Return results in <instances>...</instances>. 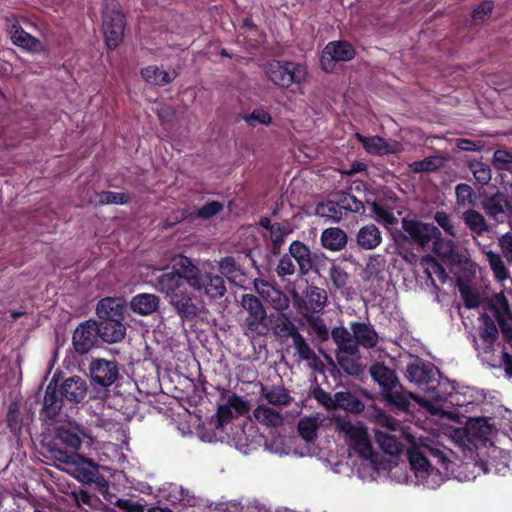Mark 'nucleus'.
Returning <instances> with one entry per match:
<instances>
[{"label": "nucleus", "instance_id": "nucleus-50", "mask_svg": "<svg viewBox=\"0 0 512 512\" xmlns=\"http://www.w3.org/2000/svg\"><path fill=\"white\" fill-rule=\"evenodd\" d=\"M490 307L495 318L499 316L510 315L512 313L509 302L503 292L494 294L490 299Z\"/></svg>", "mask_w": 512, "mask_h": 512}, {"label": "nucleus", "instance_id": "nucleus-12", "mask_svg": "<svg viewBox=\"0 0 512 512\" xmlns=\"http://www.w3.org/2000/svg\"><path fill=\"white\" fill-rule=\"evenodd\" d=\"M355 50L352 45L344 41L328 43L321 55V65L326 72H332L339 62H347L354 58Z\"/></svg>", "mask_w": 512, "mask_h": 512}, {"label": "nucleus", "instance_id": "nucleus-29", "mask_svg": "<svg viewBox=\"0 0 512 512\" xmlns=\"http://www.w3.org/2000/svg\"><path fill=\"white\" fill-rule=\"evenodd\" d=\"M131 309L140 315H149L159 307V298L154 294L142 293L134 296L130 302Z\"/></svg>", "mask_w": 512, "mask_h": 512}, {"label": "nucleus", "instance_id": "nucleus-17", "mask_svg": "<svg viewBox=\"0 0 512 512\" xmlns=\"http://www.w3.org/2000/svg\"><path fill=\"white\" fill-rule=\"evenodd\" d=\"M66 474L73 476L82 483H91L97 476V470L91 461L78 454L66 453Z\"/></svg>", "mask_w": 512, "mask_h": 512}, {"label": "nucleus", "instance_id": "nucleus-52", "mask_svg": "<svg viewBox=\"0 0 512 512\" xmlns=\"http://www.w3.org/2000/svg\"><path fill=\"white\" fill-rule=\"evenodd\" d=\"M469 168L475 180L479 184L486 185L491 181L492 173L490 167L487 164L479 161H473L470 162Z\"/></svg>", "mask_w": 512, "mask_h": 512}, {"label": "nucleus", "instance_id": "nucleus-53", "mask_svg": "<svg viewBox=\"0 0 512 512\" xmlns=\"http://www.w3.org/2000/svg\"><path fill=\"white\" fill-rule=\"evenodd\" d=\"M328 274L335 289L342 290L347 287L350 277L341 266L332 264Z\"/></svg>", "mask_w": 512, "mask_h": 512}, {"label": "nucleus", "instance_id": "nucleus-38", "mask_svg": "<svg viewBox=\"0 0 512 512\" xmlns=\"http://www.w3.org/2000/svg\"><path fill=\"white\" fill-rule=\"evenodd\" d=\"M375 440L380 448L387 454L396 455L402 451V444L390 432L375 429Z\"/></svg>", "mask_w": 512, "mask_h": 512}, {"label": "nucleus", "instance_id": "nucleus-1", "mask_svg": "<svg viewBox=\"0 0 512 512\" xmlns=\"http://www.w3.org/2000/svg\"><path fill=\"white\" fill-rule=\"evenodd\" d=\"M173 271L163 273L155 279V289L164 294L181 318L191 319L198 313L193 295L188 291L200 269L184 255L172 259Z\"/></svg>", "mask_w": 512, "mask_h": 512}, {"label": "nucleus", "instance_id": "nucleus-23", "mask_svg": "<svg viewBox=\"0 0 512 512\" xmlns=\"http://www.w3.org/2000/svg\"><path fill=\"white\" fill-rule=\"evenodd\" d=\"M254 420L266 428H279L284 424V416L275 407L259 404L253 410Z\"/></svg>", "mask_w": 512, "mask_h": 512}, {"label": "nucleus", "instance_id": "nucleus-35", "mask_svg": "<svg viewBox=\"0 0 512 512\" xmlns=\"http://www.w3.org/2000/svg\"><path fill=\"white\" fill-rule=\"evenodd\" d=\"M433 251L442 259L456 260L458 245L455 241L441 237V231L433 238Z\"/></svg>", "mask_w": 512, "mask_h": 512}, {"label": "nucleus", "instance_id": "nucleus-62", "mask_svg": "<svg viewBox=\"0 0 512 512\" xmlns=\"http://www.w3.org/2000/svg\"><path fill=\"white\" fill-rule=\"evenodd\" d=\"M339 202L342 209L346 211L357 213L364 208V205L361 201H359L354 195L348 193L342 195Z\"/></svg>", "mask_w": 512, "mask_h": 512}, {"label": "nucleus", "instance_id": "nucleus-10", "mask_svg": "<svg viewBox=\"0 0 512 512\" xmlns=\"http://www.w3.org/2000/svg\"><path fill=\"white\" fill-rule=\"evenodd\" d=\"M189 287L196 292H202L210 300L222 298L227 291L222 276L201 270Z\"/></svg>", "mask_w": 512, "mask_h": 512}, {"label": "nucleus", "instance_id": "nucleus-41", "mask_svg": "<svg viewBox=\"0 0 512 512\" xmlns=\"http://www.w3.org/2000/svg\"><path fill=\"white\" fill-rule=\"evenodd\" d=\"M335 409L343 408L351 412H361L364 409L363 403L353 394L347 391H340L334 394Z\"/></svg>", "mask_w": 512, "mask_h": 512}, {"label": "nucleus", "instance_id": "nucleus-56", "mask_svg": "<svg viewBox=\"0 0 512 512\" xmlns=\"http://www.w3.org/2000/svg\"><path fill=\"white\" fill-rule=\"evenodd\" d=\"M492 164L497 170L512 172V153L506 150H496L493 155Z\"/></svg>", "mask_w": 512, "mask_h": 512}, {"label": "nucleus", "instance_id": "nucleus-61", "mask_svg": "<svg viewBox=\"0 0 512 512\" xmlns=\"http://www.w3.org/2000/svg\"><path fill=\"white\" fill-rule=\"evenodd\" d=\"M349 354H342L338 350L337 360L341 368L350 375H357L361 371L360 365L348 358Z\"/></svg>", "mask_w": 512, "mask_h": 512}, {"label": "nucleus", "instance_id": "nucleus-54", "mask_svg": "<svg viewBox=\"0 0 512 512\" xmlns=\"http://www.w3.org/2000/svg\"><path fill=\"white\" fill-rule=\"evenodd\" d=\"M317 211L322 217H327L335 222L340 221L343 216L340 202L327 201L319 205Z\"/></svg>", "mask_w": 512, "mask_h": 512}, {"label": "nucleus", "instance_id": "nucleus-30", "mask_svg": "<svg viewBox=\"0 0 512 512\" xmlns=\"http://www.w3.org/2000/svg\"><path fill=\"white\" fill-rule=\"evenodd\" d=\"M507 208L508 202L505 196L500 192L485 197L482 201V209L489 217L496 220L504 215Z\"/></svg>", "mask_w": 512, "mask_h": 512}, {"label": "nucleus", "instance_id": "nucleus-57", "mask_svg": "<svg viewBox=\"0 0 512 512\" xmlns=\"http://www.w3.org/2000/svg\"><path fill=\"white\" fill-rule=\"evenodd\" d=\"M434 220L441 227L446 234L451 237L457 236L456 228L453 221L448 213L445 211H437L434 215Z\"/></svg>", "mask_w": 512, "mask_h": 512}, {"label": "nucleus", "instance_id": "nucleus-20", "mask_svg": "<svg viewBox=\"0 0 512 512\" xmlns=\"http://www.w3.org/2000/svg\"><path fill=\"white\" fill-rule=\"evenodd\" d=\"M369 374L378 383L382 396L393 388H397L400 383L395 371L380 363L373 364L369 368Z\"/></svg>", "mask_w": 512, "mask_h": 512}, {"label": "nucleus", "instance_id": "nucleus-25", "mask_svg": "<svg viewBox=\"0 0 512 512\" xmlns=\"http://www.w3.org/2000/svg\"><path fill=\"white\" fill-rule=\"evenodd\" d=\"M382 233L374 224L362 226L356 234L357 245L364 250H374L382 243Z\"/></svg>", "mask_w": 512, "mask_h": 512}, {"label": "nucleus", "instance_id": "nucleus-55", "mask_svg": "<svg viewBox=\"0 0 512 512\" xmlns=\"http://www.w3.org/2000/svg\"><path fill=\"white\" fill-rule=\"evenodd\" d=\"M443 165V159L439 156L427 157L421 161L413 162L410 167L415 173L430 172L440 168Z\"/></svg>", "mask_w": 512, "mask_h": 512}, {"label": "nucleus", "instance_id": "nucleus-32", "mask_svg": "<svg viewBox=\"0 0 512 512\" xmlns=\"http://www.w3.org/2000/svg\"><path fill=\"white\" fill-rule=\"evenodd\" d=\"M6 424H7V428L10 430V432L16 438H19L22 435V428L24 426V418L20 411L19 401L13 400L9 403L7 414H6Z\"/></svg>", "mask_w": 512, "mask_h": 512}, {"label": "nucleus", "instance_id": "nucleus-48", "mask_svg": "<svg viewBox=\"0 0 512 512\" xmlns=\"http://www.w3.org/2000/svg\"><path fill=\"white\" fill-rule=\"evenodd\" d=\"M456 203L460 207L474 206L476 194L472 187L466 183H460L455 187Z\"/></svg>", "mask_w": 512, "mask_h": 512}, {"label": "nucleus", "instance_id": "nucleus-9", "mask_svg": "<svg viewBox=\"0 0 512 512\" xmlns=\"http://www.w3.org/2000/svg\"><path fill=\"white\" fill-rule=\"evenodd\" d=\"M401 226L403 238L421 249H425L433 238L439 234L437 226L417 219L403 218Z\"/></svg>", "mask_w": 512, "mask_h": 512}, {"label": "nucleus", "instance_id": "nucleus-18", "mask_svg": "<svg viewBox=\"0 0 512 512\" xmlns=\"http://www.w3.org/2000/svg\"><path fill=\"white\" fill-rule=\"evenodd\" d=\"M438 369L421 360L410 363L406 369V377L410 382L418 385H429L437 380Z\"/></svg>", "mask_w": 512, "mask_h": 512}, {"label": "nucleus", "instance_id": "nucleus-40", "mask_svg": "<svg viewBox=\"0 0 512 512\" xmlns=\"http://www.w3.org/2000/svg\"><path fill=\"white\" fill-rule=\"evenodd\" d=\"M485 256L489 263L490 269L493 272L494 277L498 281L503 282L510 278V273L500 254L492 250H488L485 252Z\"/></svg>", "mask_w": 512, "mask_h": 512}, {"label": "nucleus", "instance_id": "nucleus-8", "mask_svg": "<svg viewBox=\"0 0 512 512\" xmlns=\"http://www.w3.org/2000/svg\"><path fill=\"white\" fill-rule=\"evenodd\" d=\"M291 298L294 306L303 315L323 311L328 301L326 290L315 285L307 286L302 294L293 290L291 292Z\"/></svg>", "mask_w": 512, "mask_h": 512}, {"label": "nucleus", "instance_id": "nucleus-3", "mask_svg": "<svg viewBox=\"0 0 512 512\" xmlns=\"http://www.w3.org/2000/svg\"><path fill=\"white\" fill-rule=\"evenodd\" d=\"M331 337L342 354L355 355L359 346L366 349L374 348L378 343V334L374 328L363 322H351L350 329L335 327Z\"/></svg>", "mask_w": 512, "mask_h": 512}, {"label": "nucleus", "instance_id": "nucleus-44", "mask_svg": "<svg viewBox=\"0 0 512 512\" xmlns=\"http://www.w3.org/2000/svg\"><path fill=\"white\" fill-rule=\"evenodd\" d=\"M87 437L88 434L77 423L66 420V446L77 450Z\"/></svg>", "mask_w": 512, "mask_h": 512}, {"label": "nucleus", "instance_id": "nucleus-36", "mask_svg": "<svg viewBox=\"0 0 512 512\" xmlns=\"http://www.w3.org/2000/svg\"><path fill=\"white\" fill-rule=\"evenodd\" d=\"M10 33L13 43L19 47L35 51L40 45L39 40L27 33L18 22L12 24Z\"/></svg>", "mask_w": 512, "mask_h": 512}, {"label": "nucleus", "instance_id": "nucleus-33", "mask_svg": "<svg viewBox=\"0 0 512 512\" xmlns=\"http://www.w3.org/2000/svg\"><path fill=\"white\" fill-rule=\"evenodd\" d=\"M462 219L466 226L472 232L473 237L482 236L489 230V225L484 216L474 209H468L463 212Z\"/></svg>", "mask_w": 512, "mask_h": 512}, {"label": "nucleus", "instance_id": "nucleus-49", "mask_svg": "<svg viewBox=\"0 0 512 512\" xmlns=\"http://www.w3.org/2000/svg\"><path fill=\"white\" fill-rule=\"evenodd\" d=\"M304 318L306 319L307 324L311 328L312 332L316 335L318 339L321 341H326L329 338V331L324 322V320L315 316L314 314H304Z\"/></svg>", "mask_w": 512, "mask_h": 512}, {"label": "nucleus", "instance_id": "nucleus-60", "mask_svg": "<svg viewBox=\"0 0 512 512\" xmlns=\"http://www.w3.org/2000/svg\"><path fill=\"white\" fill-rule=\"evenodd\" d=\"M244 120L250 126H256L257 124L268 125L271 123L272 118L268 112L262 109H256L251 114L244 116Z\"/></svg>", "mask_w": 512, "mask_h": 512}, {"label": "nucleus", "instance_id": "nucleus-42", "mask_svg": "<svg viewBox=\"0 0 512 512\" xmlns=\"http://www.w3.org/2000/svg\"><path fill=\"white\" fill-rule=\"evenodd\" d=\"M371 212L373 213V219L387 229H390L398 223L397 217L388 206L374 202L371 205Z\"/></svg>", "mask_w": 512, "mask_h": 512}, {"label": "nucleus", "instance_id": "nucleus-4", "mask_svg": "<svg viewBox=\"0 0 512 512\" xmlns=\"http://www.w3.org/2000/svg\"><path fill=\"white\" fill-rule=\"evenodd\" d=\"M240 306L245 316L240 324L243 335L250 341L268 335L270 323L265 306L261 300L253 294H243L240 298Z\"/></svg>", "mask_w": 512, "mask_h": 512}, {"label": "nucleus", "instance_id": "nucleus-37", "mask_svg": "<svg viewBox=\"0 0 512 512\" xmlns=\"http://www.w3.org/2000/svg\"><path fill=\"white\" fill-rule=\"evenodd\" d=\"M87 394V384L80 376H73L66 379V399L80 403Z\"/></svg>", "mask_w": 512, "mask_h": 512}, {"label": "nucleus", "instance_id": "nucleus-59", "mask_svg": "<svg viewBox=\"0 0 512 512\" xmlns=\"http://www.w3.org/2000/svg\"><path fill=\"white\" fill-rule=\"evenodd\" d=\"M296 271L292 257L289 254H284L277 265L276 272L281 278L293 275Z\"/></svg>", "mask_w": 512, "mask_h": 512}, {"label": "nucleus", "instance_id": "nucleus-22", "mask_svg": "<svg viewBox=\"0 0 512 512\" xmlns=\"http://www.w3.org/2000/svg\"><path fill=\"white\" fill-rule=\"evenodd\" d=\"M260 396L267 401L268 404L273 407H287L289 406L293 398L283 385H264L259 383Z\"/></svg>", "mask_w": 512, "mask_h": 512}, {"label": "nucleus", "instance_id": "nucleus-19", "mask_svg": "<svg viewBox=\"0 0 512 512\" xmlns=\"http://www.w3.org/2000/svg\"><path fill=\"white\" fill-rule=\"evenodd\" d=\"M126 309L123 298L107 297L100 300L96 307V314L102 320L122 321Z\"/></svg>", "mask_w": 512, "mask_h": 512}, {"label": "nucleus", "instance_id": "nucleus-51", "mask_svg": "<svg viewBox=\"0 0 512 512\" xmlns=\"http://www.w3.org/2000/svg\"><path fill=\"white\" fill-rule=\"evenodd\" d=\"M374 420L378 426L377 429L387 432H394L400 428V422L381 410H375Z\"/></svg>", "mask_w": 512, "mask_h": 512}, {"label": "nucleus", "instance_id": "nucleus-11", "mask_svg": "<svg viewBox=\"0 0 512 512\" xmlns=\"http://www.w3.org/2000/svg\"><path fill=\"white\" fill-rule=\"evenodd\" d=\"M189 287L196 292H202L210 300L222 298L227 291L222 276L201 270Z\"/></svg>", "mask_w": 512, "mask_h": 512}, {"label": "nucleus", "instance_id": "nucleus-13", "mask_svg": "<svg viewBox=\"0 0 512 512\" xmlns=\"http://www.w3.org/2000/svg\"><path fill=\"white\" fill-rule=\"evenodd\" d=\"M98 338V322L93 319L86 320L80 323L73 333V348L78 354L84 355L95 346Z\"/></svg>", "mask_w": 512, "mask_h": 512}, {"label": "nucleus", "instance_id": "nucleus-21", "mask_svg": "<svg viewBox=\"0 0 512 512\" xmlns=\"http://www.w3.org/2000/svg\"><path fill=\"white\" fill-rule=\"evenodd\" d=\"M355 136L369 153L383 155L401 151V145L396 141L389 143L382 137H366L359 133H356Z\"/></svg>", "mask_w": 512, "mask_h": 512}, {"label": "nucleus", "instance_id": "nucleus-15", "mask_svg": "<svg viewBox=\"0 0 512 512\" xmlns=\"http://www.w3.org/2000/svg\"><path fill=\"white\" fill-rule=\"evenodd\" d=\"M253 286L257 294L273 309L283 312L289 308V297L272 283L264 279H255Z\"/></svg>", "mask_w": 512, "mask_h": 512}, {"label": "nucleus", "instance_id": "nucleus-43", "mask_svg": "<svg viewBox=\"0 0 512 512\" xmlns=\"http://www.w3.org/2000/svg\"><path fill=\"white\" fill-rule=\"evenodd\" d=\"M141 75L145 81L158 86L166 85L174 79L173 75L165 70L159 69L156 66H148L142 69Z\"/></svg>", "mask_w": 512, "mask_h": 512}, {"label": "nucleus", "instance_id": "nucleus-16", "mask_svg": "<svg viewBox=\"0 0 512 512\" xmlns=\"http://www.w3.org/2000/svg\"><path fill=\"white\" fill-rule=\"evenodd\" d=\"M479 320L481 322L479 328L481 344H479L477 338L473 336L474 347L484 356L493 354L494 344L499 335L498 328L493 319L486 313L481 314Z\"/></svg>", "mask_w": 512, "mask_h": 512}, {"label": "nucleus", "instance_id": "nucleus-63", "mask_svg": "<svg viewBox=\"0 0 512 512\" xmlns=\"http://www.w3.org/2000/svg\"><path fill=\"white\" fill-rule=\"evenodd\" d=\"M227 403L232 410H235L236 414L238 415H244L250 410V405L248 401L244 400L237 394L229 396L227 399Z\"/></svg>", "mask_w": 512, "mask_h": 512}, {"label": "nucleus", "instance_id": "nucleus-31", "mask_svg": "<svg viewBox=\"0 0 512 512\" xmlns=\"http://www.w3.org/2000/svg\"><path fill=\"white\" fill-rule=\"evenodd\" d=\"M321 243L331 251L343 249L347 243V235L340 228H328L322 232Z\"/></svg>", "mask_w": 512, "mask_h": 512}, {"label": "nucleus", "instance_id": "nucleus-64", "mask_svg": "<svg viewBox=\"0 0 512 512\" xmlns=\"http://www.w3.org/2000/svg\"><path fill=\"white\" fill-rule=\"evenodd\" d=\"M502 256L509 264H512V233H505L498 239Z\"/></svg>", "mask_w": 512, "mask_h": 512}, {"label": "nucleus", "instance_id": "nucleus-58", "mask_svg": "<svg viewBox=\"0 0 512 512\" xmlns=\"http://www.w3.org/2000/svg\"><path fill=\"white\" fill-rule=\"evenodd\" d=\"M493 11V3L489 1L482 2L472 13V20L475 24L483 23L487 20Z\"/></svg>", "mask_w": 512, "mask_h": 512}, {"label": "nucleus", "instance_id": "nucleus-24", "mask_svg": "<svg viewBox=\"0 0 512 512\" xmlns=\"http://www.w3.org/2000/svg\"><path fill=\"white\" fill-rule=\"evenodd\" d=\"M289 255L297 262L299 274L304 276L313 268V259L310 249L300 241H293L289 247Z\"/></svg>", "mask_w": 512, "mask_h": 512}, {"label": "nucleus", "instance_id": "nucleus-7", "mask_svg": "<svg viewBox=\"0 0 512 512\" xmlns=\"http://www.w3.org/2000/svg\"><path fill=\"white\" fill-rule=\"evenodd\" d=\"M102 26L107 46L115 49L122 42L125 29L124 16L117 4L110 3L104 7Z\"/></svg>", "mask_w": 512, "mask_h": 512}, {"label": "nucleus", "instance_id": "nucleus-2", "mask_svg": "<svg viewBox=\"0 0 512 512\" xmlns=\"http://www.w3.org/2000/svg\"><path fill=\"white\" fill-rule=\"evenodd\" d=\"M64 407V379L57 371L47 385L40 418L47 427H54V438L48 443V449L61 464H64V425L62 409Z\"/></svg>", "mask_w": 512, "mask_h": 512}, {"label": "nucleus", "instance_id": "nucleus-6", "mask_svg": "<svg viewBox=\"0 0 512 512\" xmlns=\"http://www.w3.org/2000/svg\"><path fill=\"white\" fill-rule=\"evenodd\" d=\"M337 430L343 435L347 445L362 459L373 460L374 451L366 428L359 422L347 419L336 421Z\"/></svg>", "mask_w": 512, "mask_h": 512}, {"label": "nucleus", "instance_id": "nucleus-34", "mask_svg": "<svg viewBox=\"0 0 512 512\" xmlns=\"http://www.w3.org/2000/svg\"><path fill=\"white\" fill-rule=\"evenodd\" d=\"M324 421V416L316 415L303 417L298 422L299 435L306 442H313L317 438V430Z\"/></svg>", "mask_w": 512, "mask_h": 512}, {"label": "nucleus", "instance_id": "nucleus-14", "mask_svg": "<svg viewBox=\"0 0 512 512\" xmlns=\"http://www.w3.org/2000/svg\"><path fill=\"white\" fill-rule=\"evenodd\" d=\"M89 375L95 385L103 388L109 387L119 377L118 365L115 361L103 358L93 359L89 364Z\"/></svg>", "mask_w": 512, "mask_h": 512}, {"label": "nucleus", "instance_id": "nucleus-26", "mask_svg": "<svg viewBox=\"0 0 512 512\" xmlns=\"http://www.w3.org/2000/svg\"><path fill=\"white\" fill-rule=\"evenodd\" d=\"M99 337L107 343H117L124 339L126 328L122 321L104 320L98 323Z\"/></svg>", "mask_w": 512, "mask_h": 512}, {"label": "nucleus", "instance_id": "nucleus-46", "mask_svg": "<svg viewBox=\"0 0 512 512\" xmlns=\"http://www.w3.org/2000/svg\"><path fill=\"white\" fill-rule=\"evenodd\" d=\"M385 267V260L380 255H373L369 257L365 268L362 272V279L365 282L371 281L379 277Z\"/></svg>", "mask_w": 512, "mask_h": 512}, {"label": "nucleus", "instance_id": "nucleus-45", "mask_svg": "<svg viewBox=\"0 0 512 512\" xmlns=\"http://www.w3.org/2000/svg\"><path fill=\"white\" fill-rule=\"evenodd\" d=\"M130 197L125 193H118L112 191H102L95 193L90 202L94 205H108V204H126Z\"/></svg>", "mask_w": 512, "mask_h": 512}, {"label": "nucleus", "instance_id": "nucleus-5", "mask_svg": "<svg viewBox=\"0 0 512 512\" xmlns=\"http://www.w3.org/2000/svg\"><path fill=\"white\" fill-rule=\"evenodd\" d=\"M263 71L267 78L280 88L300 84L307 77L305 66L290 61L270 60L263 65Z\"/></svg>", "mask_w": 512, "mask_h": 512}, {"label": "nucleus", "instance_id": "nucleus-47", "mask_svg": "<svg viewBox=\"0 0 512 512\" xmlns=\"http://www.w3.org/2000/svg\"><path fill=\"white\" fill-rule=\"evenodd\" d=\"M459 293L468 309L477 308L480 305L479 293L462 279L457 280Z\"/></svg>", "mask_w": 512, "mask_h": 512}, {"label": "nucleus", "instance_id": "nucleus-27", "mask_svg": "<svg viewBox=\"0 0 512 512\" xmlns=\"http://www.w3.org/2000/svg\"><path fill=\"white\" fill-rule=\"evenodd\" d=\"M382 397L386 402L403 411H407L409 409L410 401L412 399L418 403H422L415 394L405 391L401 383L398 384L397 388H393L392 390L385 393Z\"/></svg>", "mask_w": 512, "mask_h": 512}, {"label": "nucleus", "instance_id": "nucleus-39", "mask_svg": "<svg viewBox=\"0 0 512 512\" xmlns=\"http://www.w3.org/2000/svg\"><path fill=\"white\" fill-rule=\"evenodd\" d=\"M408 459L417 477L424 478L435 472L427 458L417 449H412L408 452Z\"/></svg>", "mask_w": 512, "mask_h": 512}, {"label": "nucleus", "instance_id": "nucleus-28", "mask_svg": "<svg viewBox=\"0 0 512 512\" xmlns=\"http://www.w3.org/2000/svg\"><path fill=\"white\" fill-rule=\"evenodd\" d=\"M293 346L301 360L307 361L308 366L318 370L322 367V362L314 350L309 346L302 334L296 335L293 339Z\"/></svg>", "mask_w": 512, "mask_h": 512}]
</instances>
